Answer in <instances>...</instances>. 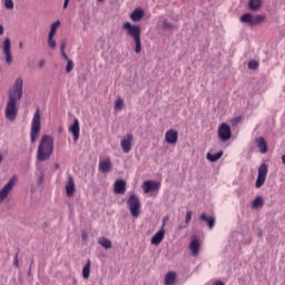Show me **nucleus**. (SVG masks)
I'll return each mask as SVG.
<instances>
[{"label":"nucleus","instance_id":"f257e3e1","mask_svg":"<svg viewBox=\"0 0 285 285\" xmlns=\"http://www.w3.org/2000/svg\"><path fill=\"white\" fill-rule=\"evenodd\" d=\"M23 97V79L17 78L13 88L9 90V98L4 108V117L8 121H14L19 115L18 101Z\"/></svg>","mask_w":285,"mask_h":285},{"label":"nucleus","instance_id":"f03ea898","mask_svg":"<svg viewBox=\"0 0 285 285\" xmlns=\"http://www.w3.org/2000/svg\"><path fill=\"white\" fill-rule=\"evenodd\" d=\"M55 153V138L43 135L39 141L37 150V161H48Z\"/></svg>","mask_w":285,"mask_h":285},{"label":"nucleus","instance_id":"7ed1b4c3","mask_svg":"<svg viewBox=\"0 0 285 285\" xmlns=\"http://www.w3.org/2000/svg\"><path fill=\"white\" fill-rule=\"evenodd\" d=\"M122 30L126 31V33L134 39L135 42V52L136 55H139L141 52V27L139 24H132L130 22H125L122 24Z\"/></svg>","mask_w":285,"mask_h":285},{"label":"nucleus","instance_id":"20e7f679","mask_svg":"<svg viewBox=\"0 0 285 285\" xmlns=\"http://www.w3.org/2000/svg\"><path fill=\"white\" fill-rule=\"evenodd\" d=\"M39 135H41V110L40 109L35 111L31 120L30 142L37 144L39 139Z\"/></svg>","mask_w":285,"mask_h":285},{"label":"nucleus","instance_id":"39448f33","mask_svg":"<svg viewBox=\"0 0 285 285\" xmlns=\"http://www.w3.org/2000/svg\"><path fill=\"white\" fill-rule=\"evenodd\" d=\"M127 206L129 208L130 215L134 217H139L141 215V202L137 195L131 194L127 200Z\"/></svg>","mask_w":285,"mask_h":285},{"label":"nucleus","instance_id":"423d86ee","mask_svg":"<svg viewBox=\"0 0 285 285\" xmlns=\"http://www.w3.org/2000/svg\"><path fill=\"white\" fill-rule=\"evenodd\" d=\"M16 184H17V176H13L3 186V188L0 190V204H3V202H6V199H8V195H10V193H12V188H14Z\"/></svg>","mask_w":285,"mask_h":285},{"label":"nucleus","instance_id":"0eeeda50","mask_svg":"<svg viewBox=\"0 0 285 285\" xmlns=\"http://www.w3.org/2000/svg\"><path fill=\"white\" fill-rule=\"evenodd\" d=\"M132 144H135V136L132 134H127L120 139V147L125 155L132 150Z\"/></svg>","mask_w":285,"mask_h":285},{"label":"nucleus","instance_id":"6e6552de","mask_svg":"<svg viewBox=\"0 0 285 285\" xmlns=\"http://www.w3.org/2000/svg\"><path fill=\"white\" fill-rule=\"evenodd\" d=\"M230 137H233V131L230 130V126L226 122L220 124L218 127L219 141H223V142L229 141Z\"/></svg>","mask_w":285,"mask_h":285},{"label":"nucleus","instance_id":"1a4fd4ad","mask_svg":"<svg viewBox=\"0 0 285 285\" xmlns=\"http://www.w3.org/2000/svg\"><path fill=\"white\" fill-rule=\"evenodd\" d=\"M2 52L6 56V63H12V41L10 38H4L2 42Z\"/></svg>","mask_w":285,"mask_h":285},{"label":"nucleus","instance_id":"9d476101","mask_svg":"<svg viewBox=\"0 0 285 285\" xmlns=\"http://www.w3.org/2000/svg\"><path fill=\"white\" fill-rule=\"evenodd\" d=\"M268 175V166L262 164L258 168V175L255 183L256 188H262L263 184H266V176Z\"/></svg>","mask_w":285,"mask_h":285},{"label":"nucleus","instance_id":"9b49d317","mask_svg":"<svg viewBox=\"0 0 285 285\" xmlns=\"http://www.w3.org/2000/svg\"><path fill=\"white\" fill-rule=\"evenodd\" d=\"M160 186L161 184L155 180H146L142 183L141 188H142V193H145V195H148V193H157Z\"/></svg>","mask_w":285,"mask_h":285},{"label":"nucleus","instance_id":"f8f14e48","mask_svg":"<svg viewBox=\"0 0 285 285\" xmlns=\"http://www.w3.org/2000/svg\"><path fill=\"white\" fill-rule=\"evenodd\" d=\"M164 237H166V228H160L153 237L150 240V244L153 246H159L161 242H164Z\"/></svg>","mask_w":285,"mask_h":285},{"label":"nucleus","instance_id":"ddd939ff","mask_svg":"<svg viewBox=\"0 0 285 285\" xmlns=\"http://www.w3.org/2000/svg\"><path fill=\"white\" fill-rule=\"evenodd\" d=\"M179 139V132L175 129H169L165 134V141L166 144H177Z\"/></svg>","mask_w":285,"mask_h":285},{"label":"nucleus","instance_id":"4468645a","mask_svg":"<svg viewBox=\"0 0 285 285\" xmlns=\"http://www.w3.org/2000/svg\"><path fill=\"white\" fill-rule=\"evenodd\" d=\"M114 193L116 195H126V180L117 179L114 183Z\"/></svg>","mask_w":285,"mask_h":285},{"label":"nucleus","instance_id":"2eb2a0df","mask_svg":"<svg viewBox=\"0 0 285 285\" xmlns=\"http://www.w3.org/2000/svg\"><path fill=\"white\" fill-rule=\"evenodd\" d=\"M66 195L67 197H73L75 196V178H72V176L68 177L67 184H66Z\"/></svg>","mask_w":285,"mask_h":285},{"label":"nucleus","instance_id":"dca6fc26","mask_svg":"<svg viewBox=\"0 0 285 285\" xmlns=\"http://www.w3.org/2000/svg\"><path fill=\"white\" fill-rule=\"evenodd\" d=\"M111 168H112V161H110V158L100 160L98 164V170H100V173H110Z\"/></svg>","mask_w":285,"mask_h":285},{"label":"nucleus","instance_id":"f3484780","mask_svg":"<svg viewBox=\"0 0 285 285\" xmlns=\"http://www.w3.org/2000/svg\"><path fill=\"white\" fill-rule=\"evenodd\" d=\"M79 119H75L73 124L69 127V132L73 135V141H79Z\"/></svg>","mask_w":285,"mask_h":285},{"label":"nucleus","instance_id":"a211bd4d","mask_svg":"<svg viewBox=\"0 0 285 285\" xmlns=\"http://www.w3.org/2000/svg\"><path fill=\"white\" fill-rule=\"evenodd\" d=\"M146 14V12L144 11V9L141 8H136L131 14H130V19L131 21H134L135 23H137L140 19H144V16Z\"/></svg>","mask_w":285,"mask_h":285},{"label":"nucleus","instance_id":"6ab92c4d","mask_svg":"<svg viewBox=\"0 0 285 285\" xmlns=\"http://www.w3.org/2000/svg\"><path fill=\"white\" fill-rule=\"evenodd\" d=\"M256 144L262 155H266V153H268V144H266V139L264 137L256 138Z\"/></svg>","mask_w":285,"mask_h":285},{"label":"nucleus","instance_id":"aec40b11","mask_svg":"<svg viewBox=\"0 0 285 285\" xmlns=\"http://www.w3.org/2000/svg\"><path fill=\"white\" fill-rule=\"evenodd\" d=\"M199 219H200V222H206V224L210 230H212V228H215V217L207 216L206 214H202Z\"/></svg>","mask_w":285,"mask_h":285},{"label":"nucleus","instance_id":"412c9836","mask_svg":"<svg viewBox=\"0 0 285 285\" xmlns=\"http://www.w3.org/2000/svg\"><path fill=\"white\" fill-rule=\"evenodd\" d=\"M189 248L194 257H197V255H199V239L193 238L190 242Z\"/></svg>","mask_w":285,"mask_h":285},{"label":"nucleus","instance_id":"4be33fe9","mask_svg":"<svg viewBox=\"0 0 285 285\" xmlns=\"http://www.w3.org/2000/svg\"><path fill=\"white\" fill-rule=\"evenodd\" d=\"M222 157H224V151H222V150L218 151L217 154L207 153V155H206V159L212 163L219 161V159H222Z\"/></svg>","mask_w":285,"mask_h":285},{"label":"nucleus","instance_id":"5701e85b","mask_svg":"<svg viewBox=\"0 0 285 285\" xmlns=\"http://www.w3.org/2000/svg\"><path fill=\"white\" fill-rule=\"evenodd\" d=\"M177 282V274L175 272H169L165 276V285H173Z\"/></svg>","mask_w":285,"mask_h":285},{"label":"nucleus","instance_id":"b1692460","mask_svg":"<svg viewBox=\"0 0 285 285\" xmlns=\"http://www.w3.org/2000/svg\"><path fill=\"white\" fill-rule=\"evenodd\" d=\"M248 6L253 12H257L262 8V0H249Z\"/></svg>","mask_w":285,"mask_h":285},{"label":"nucleus","instance_id":"393cba45","mask_svg":"<svg viewBox=\"0 0 285 285\" xmlns=\"http://www.w3.org/2000/svg\"><path fill=\"white\" fill-rule=\"evenodd\" d=\"M98 244L102 246V248H106V250H108L109 248H112V242H110V239L106 237L99 238Z\"/></svg>","mask_w":285,"mask_h":285},{"label":"nucleus","instance_id":"a878e982","mask_svg":"<svg viewBox=\"0 0 285 285\" xmlns=\"http://www.w3.org/2000/svg\"><path fill=\"white\" fill-rule=\"evenodd\" d=\"M90 259L87 261L86 265L82 268V277L83 279H88L90 277Z\"/></svg>","mask_w":285,"mask_h":285},{"label":"nucleus","instance_id":"bb28decb","mask_svg":"<svg viewBox=\"0 0 285 285\" xmlns=\"http://www.w3.org/2000/svg\"><path fill=\"white\" fill-rule=\"evenodd\" d=\"M59 26H61V21L57 20L56 22H53L50 27V31H49V37H55V35H57V28H59Z\"/></svg>","mask_w":285,"mask_h":285},{"label":"nucleus","instance_id":"cd10ccee","mask_svg":"<svg viewBox=\"0 0 285 285\" xmlns=\"http://www.w3.org/2000/svg\"><path fill=\"white\" fill-rule=\"evenodd\" d=\"M242 23H249V26H253V14L245 13L240 17Z\"/></svg>","mask_w":285,"mask_h":285},{"label":"nucleus","instance_id":"c85d7f7f","mask_svg":"<svg viewBox=\"0 0 285 285\" xmlns=\"http://www.w3.org/2000/svg\"><path fill=\"white\" fill-rule=\"evenodd\" d=\"M253 208H262L264 206V198L262 196L256 197L252 203Z\"/></svg>","mask_w":285,"mask_h":285},{"label":"nucleus","instance_id":"c756f323","mask_svg":"<svg viewBox=\"0 0 285 285\" xmlns=\"http://www.w3.org/2000/svg\"><path fill=\"white\" fill-rule=\"evenodd\" d=\"M48 46L51 50L57 49V40H55V36H48Z\"/></svg>","mask_w":285,"mask_h":285},{"label":"nucleus","instance_id":"7c9ffc66","mask_svg":"<svg viewBox=\"0 0 285 285\" xmlns=\"http://www.w3.org/2000/svg\"><path fill=\"white\" fill-rule=\"evenodd\" d=\"M114 108L115 110L121 111L124 109V98H117Z\"/></svg>","mask_w":285,"mask_h":285},{"label":"nucleus","instance_id":"2f4dec72","mask_svg":"<svg viewBox=\"0 0 285 285\" xmlns=\"http://www.w3.org/2000/svg\"><path fill=\"white\" fill-rule=\"evenodd\" d=\"M247 66L249 70H257L259 62H257V60H250Z\"/></svg>","mask_w":285,"mask_h":285},{"label":"nucleus","instance_id":"473e14b6","mask_svg":"<svg viewBox=\"0 0 285 285\" xmlns=\"http://www.w3.org/2000/svg\"><path fill=\"white\" fill-rule=\"evenodd\" d=\"M264 21V16H255L252 20V26H257V23H262Z\"/></svg>","mask_w":285,"mask_h":285},{"label":"nucleus","instance_id":"72a5a7b5","mask_svg":"<svg viewBox=\"0 0 285 285\" xmlns=\"http://www.w3.org/2000/svg\"><path fill=\"white\" fill-rule=\"evenodd\" d=\"M73 68H75V62L72 61V59L67 60L66 72H72Z\"/></svg>","mask_w":285,"mask_h":285},{"label":"nucleus","instance_id":"f704fd0d","mask_svg":"<svg viewBox=\"0 0 285 285\" xmlns=\"http://www.w3.org/2000/svg\"><path fill=\"white\" fill-rule=\"evenodd\" d=\"M4 8H7V10H12V8H14V2L12 0H4Z\"/></svg>","mask_w":285,"mask_h":285},{"label":"nucleus","instance_id":"c9c22d12","mask_svg":"<svg viewBox=\"0 0 285 285\" xmlns=\"http://www.w3.org/2000/svg\"><path fill=\"white\" fill-rule=\"evenodd\" d=\"M190 219H193V212L188 210L186 213L185 224H190Z\"/></svg>","mask_w":285,"mask_h":285},{"label":"nucleus","instance_id":"e433bc0d","mask_svg":"<svg viewBox=\"0 0 285 285\" xmlns=\"http://www.w3.org/2000/svg\"><path fill=\"white\" fill-rule=\"evenodd\" d=\"M164 30H173V24L168 21L163 22Z\"/></svg>","mask_w":285,"mask_h":285},{"label":"nucleus","instance_id":"4c0bfd02","mask_svg":"<svg viewBox=\"0 0 285 285\" xmlns=\"http://www.w3.org/2000/svg\"><path fill=\"white\" fill-rule=\"evenodd\" d=\"M66 48H68V42L66 40H62L60 43V52L66 51Z\"/></svg>","mask_w":285,"mask_h":285},{"label":"nucleus","instance_id":"58836bf2","mask_svg":"<svg viewBox=\"0 0 285 285\" xmlns=\"http://www.w3.org/2000/svg\"><path fill=\"white\" fill-rule=\"evenodd\" d=\"M13 265L16 266V268H19V253L14 254Z\"/></svg>","mask_w":285,"mask_h":285},{"label":"nucleus","instance_id":"ea45409f","mask_svg":"<svg viewBox=\"0 0 285 285\" xmlns=\"http://www.w3.org/2000/svg\"><path fill=\"white\" fill-rule=\"evenodd\" d=\"M82 242H86L88 239V234L86 232L81 233Z\"/></svg>","mask_w":285,"mask_h":285},{"label":"nucleus","instance_id":"a19ab883","mask_svg":"<svg viewBox=\"0 0 285 285\" xmlns=\"http://www.w3.org/2000/svg\"><path fill=\"white\" fill-rule=\"evenodd\" d=\"M61 52V57L65 58L66 61L70 60V58H68V55L66 53V51H60Z\"/></svg>","mask_w":285,"mask_h":285},{"label":"nucleus","instance_id":"79ce46f5","mask_svg":"<svg viewBox=\"0 0 285 285\" xmlns=\"http://www.w3.org/2000/svg\"><path fill=\"white\" fill-rule=\"evenodd\" d=\"M38 66L39 68H43L46 66V60H40Z\"/></svg>","mask_w":285,"mask_h":285},{"label":"nucleus","instance_id":"37998d69","mask_svg":"<svg viewBox=\"0 0 285 285\" xmlns=\"http://www.w3.org/2000/svg\"><path fill=\"white\" fill-rule=\"evenodd\" d=\"M68 3H70V0H65L63 6H62L63 10H66V8H68Z\"/></svg>","mask_w":285,"mask_h":285},{"label":"nucleus","instance_id":"c03bdc74","mask_svg":"<svg viewBox=\"0 0 285 285\" xmlns=\"http://www.w3.org/2000/svg\"><path fill=\"white\" fill-rule=\"evenodd\" d=\"M213 285H226V284H224V282L222 281H216Z\"/></svg>","mask_w":285,"mask_h":285},{"label":"nucleus","instance_id":"a18cd8bd","mask_svg":"<svg viewBox=\"0 0 285 285\" xmlns=\"http://www.w3.org/2000/svg\"><path fill=\"white\" fill-rule=\"evenodd\" d=\"M184 228H186V225L185 226H183V225L178 226V230H184Z\"/></svg>","mask_w":285,"mask_h":285},{"label":"nucleus","instance_id":"49530a36","mask_svg":"<svg viewBox=\"0 0 285 285\" xmlns=\"http://www.w3.org/2000/svg\"><path fill=\"white\" fill-rule=\"evenodd\" d=\"M0 35H3V24H0Z\"/></svg>","mask_w":285,"mask_h":285},{"label":"nucleus","instance_id":"de8ad7c7","mask_svg":"<svg viewBox=\"0 0 285 285\" xmlns=\"http://www.w3.org/2000/svg\"><path fill=\"white\" fill-rule=\"evenodd\" d=\"M166 222H168V216H165V217L163 218V223L166 224Z\"/></svg>","mask_w":285,"mask_h":285},{"label":"nucleus","instance_id":"09e8293b","mask_svg":"<svg viewBox=\"0 0 285 285\" xmlns=\"http://www.w3.org/2000/svg\"><path fill=\"white\" fill-rule=\"evenodd\" d=\"M3 161V155L0 154V164Z\"/></svg>","mask_w":285,"mask_h":285},{"label":"nucleus","instance_id":"8fccbe9b","mask_svg":"<svg viewBox=\"0 0 285 285\" xmlns=\"http://www.w3.org/2000/svg\"><path fill=\"white\" fill-rule=\"evenodd\" d=\"M19 48H23V42H19Z\"/></svg>","mask_w":285,"mask_h":285},{"label":"nucleus","instance_id":"3c124183","mask_svg":"<svg viewBox=\"0 0 285 285\" xmlns=\"http://www.w3.org/2000/svg\"><path fill=\"white\" fill-rule=\"evenodd\" d=\"M160 228H166V223L163 222V225Z\"/></svg>","mask_w":285,"mask_h":285},{"label":"nucleus","instance_id":"603ef678","mask_svg":"<svg viewBox=\"0 0 285 285\" xmlns=\"http://www.w3.org/2000/svg\"><path fill=\"white\" fill-rule=\"evenodd\" d=\"M98 1H104V0H98Z\"/></svg>","mask_w":285,"mask_h":285}]
</instances>
